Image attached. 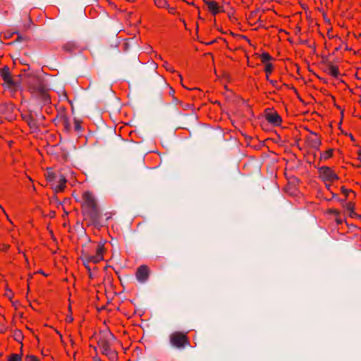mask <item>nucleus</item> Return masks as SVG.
<instances>
[{"label": "nucleus", "mask_w": 361, "mask_h": 361, "mask_svg": "<svg viewBox=\"0 0 361 361\" xmlns=\"http://www.w3.org/2000/svg\"><path fill=\"white\" fill-rule=\"evenodd\" d=\"M25 71V84L29 90L37 97L42 103L49 102L50 98L47 92V83L40 75L33 71Z\"/></svg>", "instance_id": "nucleus-1"}, {"label": "nucleus", "mask_w": 361, "mask_h": 361, "mask_svg": "<svg viewBox=\"0 0 361 361\" xmlns=\"http://www.w3.org/2000/svg\"><path fill=\"white\" fill-rule=\"evenodd\" d=\"M116 339L114 335L109 331H104L100 333L97 343L101 349V353L109 358H113L114 352L110 348L112 341Z\"/></svg>", "instance_id": "nucleus-2"}, {"label": "nucleus", "mask_w": 361, "mask_h": 361, "mask_svg": "<svg viewBox=\"0 0 361 361\" xmlns=\"http://www.w3.org/2000/svg\"><path fill=\"white\" fill-rule=\"evenodd\" d=\"M104 251V246L103 243H99L96 248V254L91 255L87 253V250L82 251V256L80 259L82 261L83 265L86 267L88 271H90L91 268L89 265L90 262L97 264L103 259V253Z\"/></svg>", "instance_id": "nucleus-3"}, {"label": "nucleus", "mask_w": 361, "mask_h": 361, "mask_svg": "<svg viewBox=\"0 0 361 361\" xmlns=\"http://www.w3.org/2000/svg\"><path fill=\"white\" fill-rule=\"evenodd\" d=\"M83 197L85 200V204L87 208L88 215L92 220H97L99 218L100 214L94 196L90 192L87 191L84 193Z\"/></svg>", "instance_id": "nucleus-4"}, {"label": "nucleus", "mask_w": 361, "mask_h": 361, "mask_svg": "<svg viewBox=\"0 0 361 361\" xmlns=\"http://www.w3.org/2000/svg\"><path fill=\"white\" fill-rule=\"evenodd\" d=\"M171 345L177 349H184L190 346V342L186 333L174 331L169 335Z\"/></svg>", "instance_id": "nucleus-5"}, {"label": "nucleus", "mask_w": 361, "mask_h": 361, "mask_svg": "<svg viewBox=\"0 0 361 361\" xmlns=\"http://www.w3.org/2000/svg\"><path fill=\"white\" fill-rule=\"evenodd\" d=\"M319 176L324 180L334 181L338 178V176L328 166H322L319 169Z\"/></svg>", "instance_id": "nucleus-6"}, {"label": "nucleus", "mask_w": 361, "mask_h": 361, "mask_svg": "<svg viewBox=\"0 0 361 361\" xmlns=\"http://www.w3.org/2000/svg\"><path fill=\"white\" fill-rule=\"evenodd\" d=\"M322 63L324 65V71L332 76L337 78L339 75L338 67L334 66L326 56H322Z\"/></svg>", "instance_id": "nucleus-7"}, {"label": "nucleus", "mask_w": 361, "mask_h": 361, "mask_svg": "<svg viewBox=\"0 0 361 361\" xmlns=\"http://www.w3.org/2000/svg\"><path fill=\"white\" fill-rule=\"evenodd\" d=\"M149 271L146 265H141L136 271V279L140 283H145L149 279Z\"/></svg>", "instance_id": "nucleus-8"}, {"label": "nucleus", "mask_w": 361, "mask_h": 361, "mask_svg": "<svg viewBox=\"0 0 361 361\" xmlns=\"http://www.w3.org/2000/svg\"><path fill=\"white\" fill-rule=\"evenodd\" d=\"M266 119L274 126H279L282 121L281 117L277 112H270L269 109L265 111Z\"/></svg>", "instance_id": "nucleus-9"}, {"label": "nucleus", "mask_w": 361, "mask_h": 361, "mask_svg": "<svg viewBox=\"0 0 361 361\" xmlns=\"http://www.w3.org/2000/svg\"><path fill=\"white\" fill-rule=\"evenodd\" d=\"M4 87L6 89H8L12 94H14L16 91L20 90L19 82H16L14 77L12 75L4 81Z\"/></svg>", "instance_id": "nucleus-10"}, {"label": "nucleus", "mask_w": 361, "mask_h": 361, "mask_svg": "<svg viewBox=\"0 0 361 361\" xmlns=\"http://www.w3.org/2000/svg\"><path fill=\"white\" fill-rule=\"evenodd\" d=\"M57 180L59 184L53 187V189L56 192L63 191L67 182L66 176L61 173H59V178Z\"/></svg>", "instance_id": "nucleus-11"}, {"label": "nucleus", "mask_w": 361, "mask_h": 361, "mask_svg": "<svg viewBox=\"0 0 361 361\" xmlns=\"http://www.w3.org/2000/svg\"><path fill=\"white\" fill-rule=\"evenodd\" d=\"M207 6L208 9L213 15H216L219 12L224 11L223 8L218 6V4L214 1H207Z\"/></svg>", "instance_id": "nucleus-12"}, {"label": "nucleus", "mask_w": 361, "mask_h": 361, "mask_svg": "<svg viewBox=\"0 0 361 361\" xmlns=\"http://www.w3.org/2000/svg\"><path fill=\"white\" fill-rule=\"evenodd\" d=\"M11 75L9 68L7 66H4L0 68V78L4 80H6Z\"/></svg>", "instance_id": "nucleus-13"}, {"label": "nucleus", "mask_w": 361, "mask_h": 361, "mask_svg": "<svg viewBox=\"0 0 361 361\" xmlns=\"http://www.w3.org/2000/svg\"><path fill=\"white\" fill-rule=\"evenodd\" d=\"M114 179L117 183H123L126 180V174L123 171L118 170L114 176Z\"/></svg>", "instance_id": "nucleus-14"}, {"label": "nucleus", "mask_w": 361, "mask_h": 361, "mask_svg": "<svg viewBox=\"0 0 361 361\" xmlns=\"http://www.w3.org/2000/svg\"><path fill=\"white\" fill-rule=\"evenodd\" d=\"M13 106L12 104L4 103L0 105V114H6L12 111Z\"/></svg>", "instance_id": "nucleus-15"}, {"label": "nucleus", "mask_w": 361, "mask_h": 361, "mask_svg": "<svg viewBox=\"0 0 361 361\" xmlns=\"http://www.w3.org/2000/svg\"><path fill=\"white\" fill-rule=\"evenodd\" d=\"M48 170L49 171H47V173L46 174V178L48 181L52 182V181H55L59 179V173L58 174L55 172L51 171L49 169H48Z\"/></svg>", "instance_id": "nucleus-16"}, {"label": "nucleus", "mask_w": 361, "mask_h": 361, "mask_svg": "<svg viewBox=\"0 0 361 361\" xmlns=\"http://www.w3.org/2000/svg\"><path fill=\"white\" fill-rule=\"evenodd\" d=\"M308 140H309L310 146L312 148L317 149H319V147L322 143L320 139L318 137L309 138Z\"/></svg>", "instance_id": "nucleus-17"}, {"label": "nucleus", "mask_w": 361, "mask_h": 361, "mask_svg": "<svg viewBox=\"0 0 361 361\" xmlns=\"http://www.w3.org/2000/svg\"><path fill=\"white\" fill-rule=\"evenodd\" d=\"M24 77H25V71H23V73L19 74V75H16V77H14L15 81L19 82V83H20V90H22L23 84L25 83Z\"/></svg>", "instance_id": "nucleus-18"}, {"label": "nucleus", "mask_w": 361, "mask_h": 361, "mask_svg": "<svg viewBox=\"0 0 361 361\" xmlns=\"http://www.w3.org/2000/svg\"><path fill=\"white\" fill-rule=\"evenodd\" d=\"M7 361H22V355L21 354H11Z\"/></svg>", "instance_id": "nucleus-19"}, {"label": "nucleus", "mask_w": 361, "mask_h": 361, "mask_svg": "<svg viewBox=\"0 0 361 361\" xmlns=\"http://www.w3.org/2000/svg\"><path fill=\"white\" fill-rule=\"evenodd\" d=\"M13 34H17V35H18V37H17V39L13 42V43H15V42H20L27 41V40H28V37H27L26 36H24V35H20L18 31H15V32H13ZM11 44H13V42H12Z\"/></svg>", "instance_id": "nucleus-20"}, {"label": "nucleus", "mask_w": 361, "mask_h": 361, "mask_svg": "<svg viewBox=\"0 0 361 361\" xmlns=\"http://www.w3.org/2000/svg\"><path fill=\"white\" fill-rule=\"evenodd\" d=\"M13 337L16 341H18L19 343H22V339L23 338V336L20 331H19V330L16 331L14 333Z\"/></svg>", "instance_id": "nucleus-21"}, {"label": "nucleus", "mask_w": 361, "mask_h": 361, "mask_svg": "<svg viewBox=\"0 0 361 361\" xmlns=\"http://www.w3.org/2000/svg\"><path fill=\"white\" fill-rule=\"evenodd\" d=\"M273 70V65L270 63H267L265 65L264 71L267 73V80H269V74H270L272 72Z\"/></svg>", "instance_id": "nucleus-22"}, {"label": "nucleus", "mask_w": 361, "mask_h": 361, "mask_svg": "<svg viewBox=\"0 0 361 361\" xmlns=\"http://www.w3.org/2000/svg\"><path fill=\"white\" fill-rule=\"evenodd\" d=\"M261 60L262 63H266L267 61L272 60V57L268 53L264 52L261 55Z\"/></svg>", "instance_id": "nucleus-23"}, {"label": "nucleus", "mask_w": 361, "mask_h": 361, "mask_svg": "<svg viewBox=\"0 0 361 361\" xmlns=\"http://www.w3.org/2000/svg\"><path fill=\"white\" fill-rule=\"evenodd\" d=\"M25 120L26 121V122L27 123V124L30 126V127L31 128H37L36 122L31 117L25 118Z\"/></svg>", "instance_id": "nucleus-24"}, {"label": "nucleus", "mask_w": 361, "mask_h": 361, "mask_svg": "<svg viewBox=\"0 0 361 361\" xmlns=\"http://www.w3.org/2000/svg\"><path fill=\"white\" fill-rule=\"evenodd\" d=\"M333 154V149H330L328 151L325 152L322 155V157L324 159H326L332 156Z\"/></svg>", "instance_id": "nucleus-25"}, {"label": "nucleus", "mask_w": 361, "mask_h": 361, "mask_svg": "<svg viewBox=\"0 0 361 361\" xmlns=\"http://www.w3.org/2000/svg\"><path fill=\"white\" fill-rule=\"evenodd\" d=\"M25 361H39L37 357L32 355H27L25 357Z\"/></svg>", "instance_id": "nucleus-26"}, {"label": "nucleus", "mask_w": 361, "mask_h": 361, "mask_svg": "<svg viewBox=\"0 0 361 361\" xmlns=\"http://www.w3.org/2000/svg\"><path fill=\"white\" fill-rule=\"evenodd\" d=\"M74 128L76 131L80 132L82 130V126L80 123V121L78 120H75V126Z\"/></svg>", "instance_id": "nucleus-27"}, {"label": "nucleus", "mask_w": 361, "mask_h": 361, "mask_svg": "<svg viewBox=\"0 0 361 361\" xmlns=\"http://www.w3.org/2000/svg\"><path fill=\"white\" fill-rule=\"evenodd\" d=\"M154 75L157 77V78L159 80L161 85H162V86L166 85L165 81L164 80V79L162 78H161L159 75H158L155 72H154Z\"/></svg>", "instance_id": "nucleus-28"}, {"label": "nucleus", "mask_w": 361, "mask_h": 361, "mask_svg": "<svg viewBox=\"0 0 361 361\" xmlns=\"http://www.w3.org/2000/svg\"><path fill=\"white\" fill-rule=\"evenodd\" d=\"M7 293H5V296H6L10 300H11L13 294L11 293V290L9 289L8 287L6 288Z\"/></svg>", "instance_id": "nucleus-29"}, {"label": "nucleus", "mask_w": 361, "mask_h": 361, "mask_svg": "<svg viewBox=\"0 0 361 361\" xmlns=\"http://www.w3.org/2000/svg\"><path fill=\"white\" fill-rule=\"evenodd\" d=\"M344 207L346 208V209L350 212L354 209V206L352 203H346L344 204Z\"/></svg>", "instance_id": "nucleus-30"}, {"label": "nucleus", "mask_w": 361, "mask_h": 361, "mask_svg": "<svg viewBox=\"0 0 361 361\" xmlns=\"http://www.w3.org/2000/svg\"><path fill=\"white\" fill-rule=\"evenodd\" d=\"M161 92L159 91V92H157L155 95V99L158 102H161Z\"/></svg>", "instance_id": "nucleus-31"}, {"label": "nucleus", "mask_w": 361, "mask_h": 361, "mask_svg": "<svg viewBox=\"0 0 361 361\" xmlns=\"http://www.w3.org/2000/svg\"><path fill=\"white\" fill-rule=\"evenodd\" d=\"M341 191L346 196L348 195L349 192H352L350 190H348V189L345 188L344 187L341 188Z\"/></svg>", "instance_id": "nucleus-32"}, {"label": "nucleus", "mask_w": 361, "mask_h": 361, "mask_svg": "<svg viewBox=\"0 0 361 361\" xmlns=\"http://www.w3.org/2000/svg\"><path fill=\"white\" fill-rule=\"evenodd\" d=\"M349 216L352 218L356 217L357 214L355 212L354 209L349 212Z\"/></svg>", "instance_id": "nucleus-33"}, {"label": "nucleus", "mask_w": 361, "mask_h": 361, "mask_svg": "<svg viewBox=\"0 0 361 361\" xmlns=\"http://www.w3.org/2000/svg\"><path fill=\"white\" fill-rule=\"evenodd\" d=\"M73 321V317L71 315H68L66 317V322H72Z\"/></svg>", "instance_id": "nucleus-34"}, {"label": "nucleus", "mask_w": 361, "mask_h": 361, "mask_svg": "<svg viewBox=\"0 0 361 361\" xmlns=\"http://www.w3.org/2000/svg\"><path fill=\"white\" fill-rule=\"evenodd\" d=\"M268 80L269 81V82H270L272 85H274V87H276V80H270L269 78V80Z\"/></svg>", "instance_id": "nucleus-35"}, {"label": "nucleus", "mask_w": 361, "mask_h": 361, "mask_svg": "<svg viewBox=\"0 0 361 361\" xmlns=\"http://www.w3.org/2000/svg\"><path fill=\"white\" fill-rule=\"evenodd\" d=\"M70 128H71L70 124L66 122V125H65V128L66 129V130H69Z\"/></svg>", "instance_id": "nucleus-36"}, {"label": "nucleus", "mask_w": 361, "mask_h": 361, "mask_svg": "<svg viewBox=\"0 0 361 361\" xmlns=\"http://www.w3.org/2000/svg\"><path fill=\"white\" fill-rule=\"evenodd\" d=\"M330 212L331 213L335 214L336 215H338L339 214V212L337 210H335V209H331Z\"/></svg>", "instance_id": "nucleus-37"}, {"label": "nucleus", "mask_w": 361, "mask_h": 361, "mask_svg": "<svg viewBox=\"0 0 361 361\" xmlns=\"http://www.w3.org/2000/svg\"><path fill=\"white\" fill-rule=\"evenodd\" d=\"M174 92H175L174 90L172 87H170L169 94L171 95H173L174 94Z\"/></svg>", "instance_id": "nucleus-38"}, {"label": "nucleus", "mask_w": 361, "mask_h": 361, "mask_svg": "<svg viewBox=\"0 0 361 361\" xmlns=\"http://www.w3.org/2000/svg\"><path fill=\"white\" fill-rule=\"evenodd\" d=\"M339 202H340L341 203H342L343 206H344V204H346V203H345V199H343V200H342V199H340V200H339Z\"/></svg>", "instance_id": "nucleus-39"}, {"label": "nucleus", "mask_w": 361, "mask_h": 361, "mask_svg": "<svg viewBox=\"0 0 361 361\" xmlns=\"http://www.w3.org/2000/svg\"><path fill=\"white\" fill-rule=\"evenodd\" d=\"M37 273L42 274H43V275H44V276H47L46 274H44V271H43L42 270H39V271H37Z\"/></svg>", "instance_id": "nucleus-40"}, {"label": "nucleus", "mask_w": 361, "mask_h": 361, "mask_svg": "<svg viewBox=\"0 0 361 361\" xmlns=\"http://www.w3.org/2000/svg\"><path fill=\"white\" fill-rule=\"evenodd\" d=\"M300 42L303 44H307V40H302V41H300Z\"/></svg>", "instance_id": "nucleus-41"}, {"label": "nucleus", "mask_w": 361, "mask_h": 361, "mask_svg": "<svg viewBox=\"0 0 361 361\" xmlns=\"http://www.w3.org/2000/svg\"><path fill=\"white\" fill-rule=\"evenodd\" d=\"M54 215H55V212H51L50 213V216H51V218H53V217L54 216Z\"/></svg>", "instance_id": "nucleus-42"}, {"label": "nucleus", "mask_w": 361, "mask_h": 361, "mask_svg": "<svg viewBox=\"0 0 361 361\" xmlns=\"http://www.w3.org/2000/svg\"><path fill=\"white\" fill-rule=\"evenodd\" d=\"M190 116H191V118H192L194 120H196V119H197L196 116H195V115H194V114H191V115H190Z\"/></svg>", "instance_id": "nucleus-43"}, {"label": "nucleus", "mask_w": 361, "mask_h": 361, "mask_svg": "<svg viewBox=\"0 0 361 361\" xmlns=\"http://www.w3.org/2000/svg\"><path fill=\"white\" fill-rule=\"evenodd\" d=\"M205 4L207 6V1H212L211 0H203Z\"/></svg>", "instance_id": "nucleus-44"}, {"label": "nucleus", "mask_w": 361, "mask_h": 361, "mask_svg": "<svg viewBox=\"0 0 361 361\" xmlns=\"http://www.w3.org/2000/svg\"><path fill=\"white\" fill-rule=\"evenodd\" d=\"M215 41H216V40H213V41H212V42H209L207 43V44H213Z\"/></svg>", "instance_id": "nucleus-45"}, {"label": "nucleus", "mask_w": 361, "mask_h": 361, "mask_svg": "<svg viewBox=\"0 0 361 361\" xmlns=\"http://www.w3.org/2000/svg\"><path fill=\"white\" fill-rule=\"evenodd\" d=\"M310 48H312L314 49V51H315V47L314 46H311V45H308Z\"/></svg>", "instance_id": "nucleus-46"}, {"label": "nucleus", "mask_w": 361, "mask_h": 361, "mask_svg": "<svg viewBox=\"0 0 361 361\" xmlns=\"http://www.w3.org/2000/svg\"><path fill=\"white\" fill-rule=\"evenodd\" d=\"M349 136L350 137V139H351L352 140H354V137H353V136L351 134H350V135H349Z\"/></svg>", "instance_id": "nucleus-47"}, {"label": "nucleus", "mask_w": 361, "mask_h": 361, "mask_svg": "<svg viewBox=\"0 0 361 361\" xmlns=\"http://www.w3.org/2000/svg\"><path fill=\"white\" fill-rule=\"evenodd\" d=\"M12 303H13V306H15V307H16V303H17V302H12Z\"/></svg>", "instance_id": "nucleus-48"}, {"label": "nucleus", "mask_w": 361, "mask_h": 361, "mask_svg": "<svg viewBox=\"0 0 361 361\" xmlns=\"http://www.w3.org/2000/svg\"><path fill=\"white\" fill-rule=\"evenodd\" d=\"M358 154L359 156L360 157V159H361V149H360V151L358 152Z\"/></svg>", "instance_id": "nucleus-49"}, {"label": "nucleus", "mask_w": 361, "mask_h": 361, "mask_svg": "<svg viewBox=\"0 0 361 361\" xmlns=\"http://www.w3.org/2000/svg\"><path fill=\"white\" fill-rule=\"evenodd\" d=\"M89 276H90V277H91V278L92 277V274L91 273V271H89Z\"/></svg>", "instance_id": "nucleus-50"}, {"label": "nucleus", "mask_w": 361, "mask_h": 361, "mask_svg": "<svg viewBox=\"0 0 361 361\" xmlns=\"http://www.w3.org/2000/svg\"><path fill=\"white\" fill-rule=\"evenodd\" d=\"M190 106H191L190 104H186L185 107L189 108V107H190Z\"/></svg>", "instance_id": "nucleus-51"}, {"label": "nucleus", "mask_w": 361, "mask_h": 361, "mask_svg": "<svg viewBox=\"0 0 361 361\" xmlns=\"http://www.w3.org/2000/svg\"><path fill=\"white\" fill-rule=\"evenodd\" d=\"M56 331L61 337V334L59 333V331H58L57 330H56Z\"/></svg>", "instance_id": "nucleus-52"}, {"label": "nucleus", "mask_w": 361, "mask_h": 361, "mask_svg": "<svg viewBox=\"0 0 361 361\" xmlns=\"http://www.w3.org/2000/svg\"><path fill=\"white\" fill-rule=\"evenodd\" d=\"M356 217H357V218H359V219H361V215H358V214H357V216H356Z\"/></svg>", "instance_id": "nucleus-53"}, {"label": "nucleus", "mask_w": 361, "mask_h": 361, "mask_svg": "<svg viewBox=\"0 0 361 361\" xmlns=\"http://www.w3.org/2000/svg\"><path fill=\"white\" fill-rule=\"evenodd\" d=\"M337 221H338V224H341L342 222L341 220H338V219H337Z\"/></svg>", "instance_id": "nucleus-54"}, {"label": "nucleus", "mask_w": 361, "mask_h": 361, "mask_svg": "<svg viewBox=\"0 0 361 361\" xmlns=\"http://www.w3.org/2000/svg\"><path fill=\"white\" fill-rule=\"evenodd\" d=\"M312 134L314 135L315 136H317V133H312Z\"/></svg>", "instance_id": "nucleus-55"}, {"label": "nucleus", "mask_w": 361, "mask_h": 361, "mask_svg": "<svg viewBox=\"0 0 361 361\" xmlns=\"http://www.w3.org/2000/svg\"><path fill=\"white\" fill-rule=\"evenodd\" d=\"M341 115L343 116V111H341Z\"/></svg>", "instance_id": "nucleus-56"}, {"label": "nucleus", "mask_w": 361, "mask_h": 361, "mask_svg": "<svg viewBox=\"0 0 361 361\" xmlns=\"http://www.w3.org/2000/svg\"><path fill=\"white\" fill-rule=\"evenodd\" d=\"M4 332V331L2 329H0V333H2Z\"/></svg>", "instance_id": "nucleus-57"}, {"label": "nucleus", "mask_w": 361, "mask_h": 361, "mask_svg": "<svg viewBox=\"0 0 361 361\" xmlns=\"http://www.w3.org/2000/svg\"><path fill=\"white\" fill-rule=\"evenodd\" d=\"M1 355H2V353H0V356H1Z\"/></svg>", "instance_id": "nucleus-58"}]
</instances>
